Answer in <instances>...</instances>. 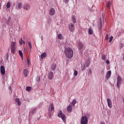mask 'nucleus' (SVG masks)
<instances>
[{
	"label": "nucleus",
	"mask_w": 124,
	"mask_h": 124,
	"mask_svg": "<svg viewBox=\"0 0 124 124\" xmlns=\"http://www.w3.org/2000/svg\"><path fill=\"white\" fill-rule=\"evenodd\" d=\"M65 55L68 59H71L73 57V50L71 47H67L65 49Z\"/></svg>",
	"instance_id": "f257e3e1"
},
{
	"label": "nucleus",
	"mask_w": 124,
	"mask_h": 124,
	"mask_svg": "<svg viewBox=\"0 0 124 124\" xmlns=\"http://www.w3.org/2000/svg\"><path fill=\"white\" fill-rule=\"evenodd\" d=\"M11 53L15 54V51H16V42H14L11 43Z\"/></svg>",
	"instance_id": "f03ea898"
},
{
	"label": "nucleus",
	"mask_w": 124,
	"mask_h": 124,
	"mask_svg": "<svg viewBox=\"0 0 124 124\" xmlns=\"http://www.w3.org/2000/svg\"><path fill=\"white\" fill-rule=\"evenodd\" d=\"M58 117H59V118H61L63 122L64 123H65V119H66L65 115L62 114V110L59 111L58 115Z\"/></svg>",
	"instance_id": "7ed1b4c3"
},
{
	"label": "nucleus",
	"mask_w": 124,
	"mask_h": 124,
	"mask_svg": "<svg viewBox=\"0 0 124 124\" xmlns=\"http://www.w3.org/2000/svg\"><path fill=\"white\" fill-rule=\"evenodd\" d=\"M80 124H88V117L87 116H84L81 117Z\"/></svg>",
	"instance_id": "20e7f679"
},
{
	"label": "nucleus",
	"mask_w": 124,
	"mask_h": 124,
	"mask_svg": "<svg viewBox=\"0 0 124 124\" xmlns=\"http://www.w3.org/2000/svg\"><path fill=\"white\" fill-rule=\"evenodd\" d=\"M69 29L71 31V32H74V31H75V26L72 23H70L69 24Z\"/></svg>",
	"instance_id": "39448f33"
},
{
	"label": "nucleus",
	"mask_w": 124,
	"mask_h": 124,
	"mask_svg": "<svg viewBox=\"0 0 124 124\" xmlns=\"http://www.w3.org/2000/svg\"><path fill=\"white\" fill-rule=\"evenodd\" d=\"M122 83V78L121 76H119L117 77V85L118 89H120V86H121V84Z\"/></svg>",
	"instance_id": "423d86ee"
},
{
	"label": "nucleus",
	"mask_w": 124,
	"mask_h": 124,
	"mask_svg": "<svg viewBox=\"0 0 124 124\" xmlns=\"http://www.w3.org/2000/svg\"><path fill=\"white\" fill-rule=\"evenodd\" d=\"M49 13L50 16H54L55 13H56V10H55V9L51 8L49 11Z\"/></svg>",
	"instance_id": "0eeeda50"
},
{
	"label": "nucleus",
	"mask_w": 124,
	"mask_h": 124,
	"mask_svg": "<svg viewBox=\"0 0 124 124\" xmlns=\"http://www.w3.org/2000/svg\"><path fill=\"white\" fill-rule=\"evenodd\" d=\"M107 101L108 107H109V108H112V100H111V99L109 98H107Z\"/></svg>",
	"instance_id": "6e6552de"
},
{
	"label": "nucleus",
	"mask_w": 124,
	"mask_h": 124,
	"mask_svg": "<svg viewBox=\"0 0 124 124\" xmlns=\"http://www.w3.org/2000/svg\"><path fill=\"white\" fill-rule=\"evenodd\" d=\"M23 8L25 10H30L31 9V5L29 3H26L23 5Z\"/></svg>",
	"instance_id": "1a4fd4ad"
},
{
	"label": "nucleus",
	"mask_w": 124,
	"mask_h": 124,
	"mask_svg": "<svg viewBox=\"0 0 124 124\" xmlns=\"http://www.w3.org/2000/svg\"><path fill=\"white\" fill-rule=\"evenodd\" d=\"M78 50H82L83 48V44L81 43L80 42H78V44L77 45Z\"/></svg>",
	"instance_id": "9d476101"
},
{
	"label": "nucleus",
	"mask_w": 124,
	"mask_h": 124,
	"mask_svg": "<svg viewBox=\"0 0 124 124\" xmlns=\"http://www.w3.org/2000/svg\"><path fill=\"white\" fill-rule=\"evenodd\" d=\"M0 73L2 75H4V74H5V68L2 65L0 66Z\"/></svg>",
	"instance_id": "9b49d317"
},
{
	"label": "nucleus",
	"mask_w": 124,
	"mask_h": 124,
	"mask_svg": "<svg viewBox=\"0 0 124 124\" xmlns=\"http://www.w3.org/2000/svg\"><path fill=\"white\" fill-rule=\"evenodd\" d=\"M48 75V78L49 80H52L54 78V73H53V72H50Z\"/></svg>",
	"instance_id": "f8f14e48"
},
{
	"label": "nucleus",
	"mask_w": 124,
	"mask_h": 124,
	"mask_svg": "<svg viewBox=\"0 0 124 124\" xmlns=\"http://www.w3.org/2000/svg\"><path fill=\"white\" fill-rule=\"evenodd\" d=\"M54 112L53 111H51V108H49L48 110V116L50 119L52 118V116Z\"/></svg>",
	"instance_id": "ddd939ff"
},
{
	"label": "nucleus",
	"mask_w": 124,
	"mask_h": 124,
	"mask_svg": "<svg viewBox=\"0 0 124 124\" xmlns=\"http://www.w3.org/2000/svg\"><path fill=\"white\" fill-rule=\"evenodd\" d=\"M67 110L68 113H71V112H72V110H73V108H72V105H69L67 107Z\"/></svg>",
	"instance_id": "4468645a"
},
{
	"label": "nucleus",
	"mask_w": 124,
	"mask_h": 124,
	"mask_svg": "<svg viewBox=\"0 0 124 124\" xmlns=\"http://www.w3.org/2000/svg\"><path fill=\"white\" fill-rule=\"evenodd\" d=\"M111 74H112V73L110 70L108 71V72L106 74V78L107 79H108L111 77Z\"/></svg>",
	"instance_id": "2eb2a0df"
},
{
	"label": "nucleus",
	"mask_w": 124,
	"mask_h": 124,
	"mask_svg": "<svg viewBox=\"0 0 124 124\" xmlns=\"http://www.w3.org/2000/svg\"><path fill=\"white\" fill-rule=\"evenodd\" d=\"M46 57H47V54L46 52H44L41 55V59H42V60H43V59H44V58H46Z\"/></svg>",
	"instance_id": "dca6fc26"
},
{
	"label": "nucleus",
	"mask_w": 124,
	"mask_h": 124,
	"mask_svg": "<svg viewBox=\"0 0 124 124\" xmlns=\"http://www.w3.org/2000/svg\"><path fill=\"white\" fill-rule=\"evenodd\" d=\"M56 67H57V64H56V63L52 64V65H51L52 70H55Z\"/></svg>",
	"instance_id": "f3484780"
},
{
	"label": "nucleus",
	"mask_w": 124,
	"mask_h": 124,
	"mask_svg": "<svg viewBox=\"0 0 124 124\" xmlns=\"http://www.w3.org/2000/svg\"><path fill=\"white\" fill-rule=\"evenodd\" d=\"M72 22L73 24H75V23H76V19H75V16H73L72 17Z\"/></svg>",
	"instance_id": "a211bd4d"
},
{
	"label": "nucleus",
	"mask_w": 124,
	"mask_h": 124,
	"mask_svg": "<svg viewBox=\"0 0 124 124\" xmlns=\"http://www.w3.org/2000/svg\"><path fill=\"white\" fill-rule=\"evenodd\" d=\"M23 73L25 76V77H27V75H28V70H27V69H25L23 70Z\"/></svg>",
	"instance_id": "6ab92c4d"
},
{
	"label": "nucleus",
	"mask_w": 124,
	"mask_h": 124,
	"mask_svg": "<svg viewBox=\"0 0 124 124\" xmlns=\"http://www.w3.org/2000/svg\"><path fill=\"white\" fill-rule=\"evenodd\" d=\"M50 106H51V109L50 111H51V112H54L55 111V109H54V107H53V103H51L50 104Z\"/></svg>",
	"instance_id": "aec40b11"
},
{
	"label": "nucleus",
	"mask_w": 124,
	"mask_h": 124,
	"mask_svg": "<svg viewBox=\"0 0 124 124\" xmlns=\"http://www.w3.org/2000/svg\"><path fill=\"white\" fill-rule=\"evenodd\" d=\"M93 31L92 29V28L89 29V34H93Z\"/></svg>",
	"instance_id": "412c9836"
},
{
	"label": "nucleus",
	"mask_w": 124,
	"mask_h": 124,
	"mask_svg": "<svg viewBox=\"0 0 124 124\" xmlns=\"http://www.w3.org/2000/svg\"><path fill=\"white\" fill-rule=\"evenodd\" d=\"M11 6V3L10 2H9L7 3L6 5L7 8H10V6Z\"/></svg>",
	"instance_id": "4be33fe9"
},
{
	"label": "nucleus",
	"mask_w": 124,
	"mask_h": 124,
	"mask_svg": "<svg viewBox=\"0 0 124 124\" xmlns=\"http://www.w3.org/2000/svg\"><path fill=\"white\" fill-rule=\"evenodd\" d=\"M22 5H23V4L22 3H19L18 4V7L19 9H22Z\"/></svg>",
	"instance_id": "5701e85b"
},
{
	"label": "nucleus",
	"mask_w": 124,
	"mask_h": 124,
	"mask_svg": "<svg viewBox=\"0 0 124 124\" xmlns=\"http://www.w3.org/2000/svg\"><path fill=\"white\" fill-rule=\"evenodd\" d=\"M110 5H111V1H108L107 4V7L110 8Z\"/></svg>",
	"instance_id": "b1692460"
},
{
	"label": "nucleus",
	"mask_w": 124,
	"mask_h": 124,
	"mask_svg": "<svg viewBox=\"0 0 124 124\" xmlns=\"http://www.w3.org/2000/svg\"><path fill=\"white\" fill-rule=\"evenodd\" d=\"M37 108H34L31 111V114H34L36 112Z\"/></svg>",
	"instance_id": "393cba45"
},
{
	"label": "nucleus",
	"mask_w": 124,
	"mask_h": 124,
	"mask_svg": "<svg viewBox=\"0 0 124 124\" xmlns=\"http://www.w3.org/2000/svg\"><path fill=\"white\" fill-rule=\"evenodd\" d=\"M18 53L21 58H23V52H22V51L19 50Z\"/></svg>",
	"instance_id": "a878e982"
},
{
	"label": "nucleus",
	"mask_w": 124,
	"mask_h": 124,
	"mask_svg": "<svg viewBox=\"0 0 124 124\" xmlns=\"http://www.w3.org/2000/svg\"><path fill=\"white\" fill-rule=\"evenodd\" d=\"M31 87L30 86H28L26 87V91L27 92H30V91H31Z\"/></svg>",
	"instance_id": "bb28decb"
},
{
	"label": "nucleus",
	"mask_w": 124,
	"mask_h": 124,
	"mask_svg": "<svg viewBox=\"0 0 124 124\" xmlns=\"http://www.w3.org/2000/svg\"><path fill=\"white\" fill-rule=\"evenodd\" d=\"M58 39H62V34H59L58 35Z\"/></svg>",
	"instance_id": "cd10ccee"
},
{
	"label": "nucleus",
	"mask_w": 124,
	"mask_h": 124,
	"mask_svg": "<svg viewBox=\"0 0 124 124\" xmlns=\"http://www.w3.org/2000/svg\"><path fill=\"white\" fill-rule=\"evenodd\" d=\"M74 76H77V75H78V72L76 70H75L74 72Z\"/></svg>",
	"instance_id": "c85d7f7f"
},
{
	"label": "nucleus",
	"mask_w": 124,
	"mask_h": 124,
	"mask_svg": "<svg viewBox=\"0 0 124 124\" xmlns=\"http://www.w3.org/2000/svg\"><path fill=\"white\" fill-rule=\"evenodd\" d=\"M75 104H76V100H74L72 102V105H73V106H75Z\"/></svg>",
	"instance_id": "c756f323"
},
{
	"label": "nucleus",
	"mask_w": 124,
	"mask_h": 124,
	"mask_svg": "<svg viewBox=\"0 0 124 124\" xmlns=\"http://www.w3.org/2000/svg\"><path fill=\"white\" fill-rule=\"evenodd\" d=\"M20 45H23V39L21 38L19 40Z\"/></svg>",
	"instance_id": "7c9ffc66"
},
{
	"label": "nucleus",
	"mask_w": 124,
	"mask_h": 124,
	"mask_svg": "<svg viewBox=\"0 0 124 124\" xmlns=\"http://www.w3.org/2000/svg\"><path fill=\"white\" fill-rule=\"evenodd\" d=\"M112 40H113V36H111L109 38V40L108 41V42H109V43L112 42Z\"/></svg>",
	"instance_id": "2f4dec72"
},
{
	"label": "nucleus",
	"mask_w": 124,
	"mask_h": 124,
	"mask_svg": "<svg viewBox=\"0 0 124 124\" xmlns=\"http://www.w3.org/2000/svg\"><path fill=\"white\" fill-rule=\"evenodd\" d=\"M36 81L37 82H40V77H37Z\"/></svg>",
	"instance_id": "473e14b6"
},
{
	"label": "nucleus",
	"mask_w": 124,
	"mask_h": 124,
	"mask_svg": "<svg viewBox=\"0 0 124 124\" xmlns=\"http://www.w3.org/2000/svg\"><path fill=\"white\" fill-rule=\"evenodd\" d=\"M106 57L105 55L104 54H102V59L104 61H105V59H106Z\"/></svg>",
	"instance_id": "72a5a7b5"
},
{
	"label": "nucleus",
	"mask_w": 124,
	"mask_h": 124,
	"mask_svg": "<svg viewBox=\"0 0 124 124\" xmlns=\"http://www.w3.org/2000/svg\"><path fill=\"white\" fill-rule=\"evenodd\" d=\"M28 44L29 45L30 50H31V47H32L31 46V42H29Z\"/></svg>",
	"instance_id": "f704fd0d"
},
{
	"label": "nucleus",
	"mask_w": 124,
	"mask_h": 124,
	"mask_svg": "<svg viewBox=\"0 0 124 124\" xmlns=\"http://www.w3.org/2000/svg\"><path fill=\"white\" fill-rule=\"evenodd\" d=\"M30 63H31V60H30V59H27V64L28 65H30Z\"/></svg>",
	"instance_id": "c9c22d12"
},
{
	"label": "nucleus",
	"mask_w": 124,
	"mask_h": 124,
	"mask_svg": "<svg viewBox=\"0 0 124 124\" xmlns=\"http://www.w3.org/2000/svg\"><path fill=\"white\" fill-rule=\"evenodd\" d=\"M99 30H100V31L101 30H102V22H101V25H100V28H99Z\"/></svg>",
	"instance_id": "e433bc0d"
},
{
	"label": "nucleus",
	"mask_w": 124,
	"mask_h": 124,
	"mask_svg": "<svg viewBox=\"0 0 124 124\" xmlns=\"http://www.w3.org/2000/svg\"><path fill=\"white\" fill-rule=\"evenodd\" d=\"M86 67H89V66H90V62H88L87 63H86Z\"/></svg>",
	"instance_id": "4c0bfd02"
},
{
	"label": "nucleus",
	"mask_w": 124,
	"mask_h": 124,
	"mask_svg": "<svg viewBox=\"0 0 124 124\" xmlns=\"http://www.w3.org/2000/svg\"><path fill=\"white\" fill-rule=\"evenodd\" d=\"M105 39L106 40H108V34L106 35Z\"/></svg>",
	"instance_id": "58836bf2"
},
{
	"label": "nucleus",
	"mask_w": 124,
	"mask_h": 124,
	"mask_svg": "<svg viewBox=\"0 0 124 124\" xmlns=\"http://www.w3.org/2000/svg\"><path fill=\"white\" fill-rule=\"evenodd\" d=\"M85 69H86V65H84V68H82V69H81V70H82V71H84V70H85Z\"/></svg>",
	"instance_id": "ea45409f"
},
{
	"label": "nucleus",
	"mask_w": 124,
	"mask_h": 124,
	"mask_svg": "<svg viewBox=\"0 0 124 124\" xmlns=\"http://www.w3.org/2000/svg\"><path fill=\"white\" fill-rule=\"evenodd\" d=\"M17 104L18 105V106H20V105H21V101H18L17 102Z\"/></svg>",
	"instance_id": "a19ab883"
},
{
	"label": "nucleus",
	"mask_w": 124,
	"mask_h": 124,
	"mask_svg": "<svg viewBox=\"0 0 124 124\" xmlns=\"http://www.w3.org/2000/svg\"><path fill=\"white\" fill-rule=\"evenodd\" d=\"M20 101V99L18 98H16V102H18V101Z\"/></svg>",
	"instance_id": "79ce46f5"
},
{
	"label": "nucleus",
	"mask_w": 124,
	"mask_h": 124,
	"mask_svg": "<svg viewBox=\"0 0 124 124\" xmlns=\"http://www.w3.org/2000/svg\"><path fill=\"white\" fill-rule=\"evenodd\" d=\"M106 63H107L108 64H109V63H110V62L109 61V60H107L106 62Z\"/></svg>",
	"instance_id": "37998d69"
},
{
	"label": "nucleus",
	"mask_w": 124,
	"mask_h": 124,
	"mask_svg": "<svg viewBox=\"0 0 124 124\" xmlns=\"http://www.w3.org/2000/svg\"><path fill=\"white\" fill-rule=\"evenodd\" d=\"M88 74H92V70L90 69L88 71Z\"/></svg>",
	"instance_id": "c03bdc74"
},
{
	"label": "nucleus",
	"mask_w": 124,
	"mask_h": 124,
	"mask_svg": "<svg viewBox=\"0 0 124 124\" xmlns=\"http://www.w3.org/2000/svg\"><path fill=\"white\" fill-rule=\"evenodd\" d=\"M120 45V49H123V43H121Z\"/></svg>",
	"instance_id": "a18cd8bd"
},
{
	"label": "nucleus",
	"mask_w": 124,
	"mask_h": 124,
	"mask_svg": "<svg viewBox=\"0 0 124 124\" xmlns=\"http://www.w3.org/2000/svg\"><path fill=\"white\" fill-rule=\"evenodd\" d=\"M63 0L64 1L65 3H67V2H68V0Z\"/></svg>",
	"instance_id": "49530a36"
},
{
	"label": "nucleus",
	"mask_w": 124,
	"mask_h": 124,
	"mask_svg": "<svg viewBox=\"0 0 124 124\" xmlns=\"http://www.w3.org/2000/svg\"><path fill=\"white\" fill-rule=\"evenodd\" d=\"M10 22V18H8V21H7V23H9Z\"/></svg>",
	"instance_id": "de8ad7c7"
},
{
	"label": "nucleus",
	"mask_w": 124,
	"mask_h": 124,
	"mask_svg": "<svg viewBox=\"0 0 124 124\" xmlns=\"http://www.w3.org/2000/svg\"><path fill=\"white\" fill-rule=\"evenodd\" d=\"M101 124H105V123H103V122H101Z\"/></svg>",
	"instance_id": "09e8293b"
},
{
	"label": "nucleus",
	"mask_w": 124,
	"mask_h": 124,
	"mask_svg": "<svg viewBox=\"0 0 124 124\" xmlns=\"http://www.w3.org/2000/svg\"><path fill=\"white\" fill-rule=\"evenodd\" d=\"M123 59L124 60V56H123Z\"/></svg>",
	"instance_id": "8fccbe9b"
},
{
	"label": "nucleus",
	"mask_w": 124,
	"mask_h": 124,
	"mask_svg": "<svg viewBox=\"0 0 124 124\" xmlns=\"http://www.w3.org/2000/svg\"><path fill=\"white\" fill-rule=\"evenodd\" d=\"M23 44H25V41H23Z\"/></svg>",
	"instance_id": "3c124183"
},
{
	"label": "nucleus",
	"mask_w": 124,
	"mask_h": 124,
	"mask_svg": "<svg viewBox=\"0 0 124 124\" xmlns=\"http://www.w3.org/2000/svg\"><path fill=\"white\" fill-rule=\"evenodd\" d=\"M122 32H124V30H122Z\"/></svg>",
	"instance_id": "603ef678"
},
{
	"label": "nucleus",
	"mask_w": 124,
	"mask_h": 124,
	"mask_svg": "<svg viewBox=\"0 0 124 124\" xmlns=\"http://www.w3.org/2000/svg\"><path fill=\"white\" fill-rule=\"evenodd\" d=\"M42 40H43V38H42Z\"/></svg>",
	"instance_id": "864d4df0"
}]
</instances>
